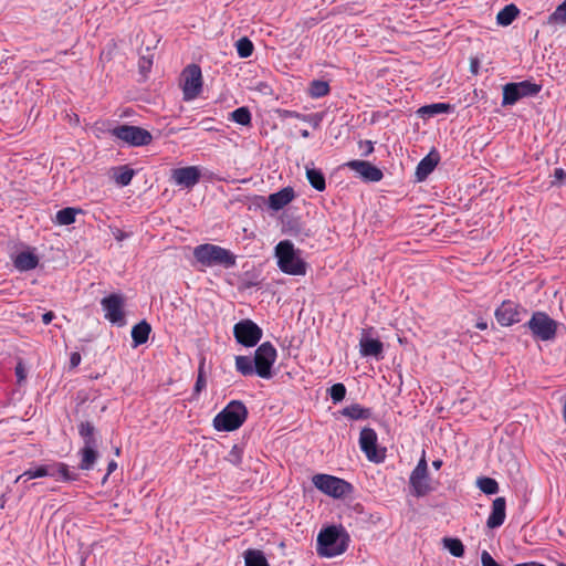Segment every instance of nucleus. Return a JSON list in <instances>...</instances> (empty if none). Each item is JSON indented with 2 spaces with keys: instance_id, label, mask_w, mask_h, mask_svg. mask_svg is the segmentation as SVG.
I'll list each match as a JSON object with an SVG mask.
<instances>
[{
  "instance_id": "obj_20",
  "label": "nucleus",
  "mask_w": 566,
  "mask_h": 566,
  "mask_svg": "<svg viewBox=\"0 0 566 566\" xmlns=\"http://www.w3.org/2000/svg\"><path fill=\"white\" fill-rule=\"evenodd\" d=\"M506 517V501L504 497H496L492 503V510L488 517L486 525L490 528L500 527Z\"/></svg>"
},
{
  "instance_id": "obj_2",
  "label": "nucleus",
  "mask_w": 566,
  "mask_h": 566,
  "mask_svg": "<svg viewBox=\"0 0 566 566\" xmlns=\"http://www.w3.org/2000/svg\"><path fill=\"white\" fill-rule=\"evenodd\" d=\"M193 256L205 268L222 266L231 269L237 262V256L230 250L211 243L197 245L193 249Z\"/></svg>"
},
{
  "instance_id": "obj_52",
  "label": "nucleus",
  "mask_w": 566,
  "mask_h": 566,
  "mask_svg": "<svg viewBox=\"0 0 566 566\" xmlns=\"http://www.w3.org/2000/svg\"><path fill=\"white\" fill-rule=\"evenodd\" d=\"M476 328L481 329V331H484L488 328V323L484 322V321H481V322H478L476 325H475Z\"/></svg>"
},
{
  "instance_id": "obj_40",
  "label": "nucleus",
  "mask_w": 566,
  "mask_h": 566,
  "mask_svg": "<svg viewBox=\"0 0 566 566\" xmlns=\"http://www.w3.org/2000/svg\"><path fill=\"white\" fill-rule=\"evenodd\" d=\"M242 457H243V449L240 446L234 444L231 448V450L229 451L228 455L226 457V460L228 462H230L231 464L238 467L242 462Z\"/></svg>"
},
{
  "instance_id": "obj_16",
  "label": "nucleus",
  "mask_w": 566,
  "mask_h": 566,
  "mask_svg": "<svg viewBox=\"0 0 566 566\" xmlns=\"http://www.w3.org/2000/svg\"><path fill=\"white\" fill-rule=\"evenodd\" d=\"M101 305L105 312V318L113 324L123 326L124 319V297L120 294H111L101 301Z\"/></svg>"
},
{
  "instance_id": "obj_38",
  "label": "nucleus",
  "mask_w": 566,
  "mask_h": 566,
  "mask_svg": "<svg viewBox=\"0 0 566 566\" xmlns=\"http://www.w3.org/2000/svg\"><path fill=\"white\" fill-rule=\"evenodd\" d=\"M237 52L240 57H249L253 53V43L248 38H241L235 43Z\"/></svg>"
},
{
  "instance_id": "obj_35",
  "label": "nucleus",
  "mask_w": 566,
  "mask_h": 566,
  "mask_svg": "<svg viewBox=\"0 0 566 566\" xmlns=\"http://www.w3.org/2000/svg\"><path fill=\"white\" fill-rule=\"evenodd\" d=\"M308 93L313 98L326 96L329 93V85L326 81L315 80L310 84Z\"/></svg>"
},
{
  "instance_id": "obj_55",
  "label": "nucleus",
  "mask_w": 566,
  "mask_h": 566,
  "mask_svg": "<svg viewBox=\"0 0 566 566\" xmlns=\"http://www.w3.org/2000/svg\"><path fill=\"white\" fill-rule=\"evenodd\" d=\"M471 69H472V72L473 73H478V62L476 61H473L472 64H471Z\"/></svg>"
},
{
  "instance_id": "obj_54",
  "label": "nucleus",
  "mask_w": 566,
  "mask_h": 566,
  "mask_svg": "<svg viewBox=\"0 0 566 566\" xmlns=\"http://www.w3.org/2000/svg\"><path fill=\"white\" fill-rule=\"evenodd\" d=\"M442 465V460L438 459V460H434L432 462V467L436 469V470H439Z\"/></svg>"
},
{
  "instance_id": "obj_1",
  "label": "nucleus",
  "mask_w": 566,
  "mask_h": 566,
  "mask_svg": "<svg viewBox=\"0 0 566 566\" xmlns=\"http://www.w3.org/2000/svg\"><path fill=\"white\" fill-rule=\"evenodd\" d=\"M274 254L277 260L279 269L289 275H305L307 264L301 255V250L296 249L290 240L280 241Z\"/></svg>"
},
{
  "instance_id": "obj_10",
  "label": "nucleus",
  "mask_w": 566,
  "mask_h": 566,
  "mask_svg": "<svg viewBox=\"0 0 566 566\" xmlns=\"http://www.w3.org/2000/svg\"><path fill=\"white\" fill-rule=\"evenodd\" d=\"M111 134L123 140L125 144L134 147L149 145L153 140V136L147 129L126 124L114 127L111 130Z\"/></svg>"
},
{
  "instance_id": "obj_57",
  "label": "nucleus",
  "mask_w": 566,
  "mask_h": 566,
  "mask_svg": "<svg viewBox=\"0 0 566 566\" xmlns=\"http://www.w3.org/2000/svg\"><path fill=\"white\" fill-rule=\"evenodd\" d=\"M150 65V61H147V63H145V60L143 59V64H140V67L142 69H145V66Z\"/></svg>"
},
{
  "instance_id": "obj_27",
  "label": "nucleus",
  "mask_w": 566,
  "mask_h": 566,
  "mask_svg": "<svg viewBox=\"0 0 566 566\" xmlns=\"http://www.w3.org/2000/svg\"><path fill=\"white\" fill-rule=\"evenodd\" d=\"M340 413L352 420L368 419L371 416V410L364 408L359 403H353L345 407Z\"/></svg>"
},
{
  "instance_id": "obj_18",
  "label": "nucleus",
  "mask_w": 566,
  "mask_h": 566,
  "mask_svg": "<svg viewBox=\"0 0 566 566\" xmlns=\"http://www.w3.org/2000/svg\"><path fill=\"white\" fill-rule=\"evenodd\" d=\"M201 174L197 166H188L182 168H176L171 172L172 181L180 187L191 189L200 180Z\"/></svg>"
},
{
  "instance_id": "obj_22",
  "label": "nucleus",
  "mask_w": 566,
  "mask_h": 566,
  "mask_svg": "<svg viewBox=\"0 0 566 566\" xmlns=\"http://www.w3.org/2000/svg\"><path fill=\"white\" fill-rule=\"evenodd\" d=\"M384 345L379 339L370 338L363 335L359 340V353L363 357L381 358Z\"/></svg>"
},
{
  "instance_id": "obj_34",
  "label": "nucleus",
  "mask_w": 566,
  "mask_h": 566,
  "mask_svg": "<svg viewBox=\"0 0 566 566\" xmlns=\"http://www.w3.org/2000/svg\"><path fill=\"white\" fill-rule=\"evenodd\" d=\"M229 119L242 126H248L251 124V113L248 107L242 106L231 112Z\"/></svg>"
},
{
  "instance_id": "obj_46",
  "label": "nucleus",
  "mask_w": 566,
  "mask_h": 566,
  "mask_svg": "<svg viewBox=\"0 0 566 566\" xmlns=\"http://www.w3.org/2000/svg\"><path fill=\"white\" fill-rule=\"evenodd\" d=\"M289 115L294 117V118L304 120V122H311L313 119L312 115H303V114H300V113H296V112H289Z\"/></svg>"
},
{
  "instance_id": "obj_48",
  "label": "nucleus",
  "mask_w": 566,
  "mask_h": 566,
  "mask_svg": "<svg viewBox=\"0 0 566 566\" xmlns=\"http://www.w3.org/2000/svg\"><path fill=\"white\" fill-rule=\"evenodd\" d=\"M113 234L117 241H123L128 237V234L120 229H116L115 231H113Z\"/></svg>"
},
{
  "instance_id": "obj_28",
  "label": "nucleus",
  "mask_w": 566,
  "mask_h": 566,
  "mask_svg": "<svg viewBox=\"0 0 566 566\" xmlns=\"http://www.w3.org/2000/svg\"><path fill=\"white\" fill-rule=\"evenodd\" d=\"M520 10L515 4H507L496 15L497 24L502 27L510 25L518 15Z\"/></svg>"
},
{
  "instance_id": "obj_41",
  "label": "nucleus",
  "mask_w": 566,
  "mask_h": 566,
  "mask_svg": "<svg viewBox=\"0 0 566 566\" xmlns=\"http://www.w3.org/2000/svg\"><path fill=\"white\" fill-rule=\"evenodd\" d=\"M329 394H331V398H332L333 402L337 403L345 398L346 387L340 382L335 384L331 387Z\"/></svg>"
},
{
  "instance_id": "obj_50",
  "label": "nucleus",
  "mask_w": 566,
  "mask_h": 566,
  "mask_svg": "<svg viewBox=\"0 0 566 566\" xmlns=\"http://www.w3.org/2000/svg\"><path fill=\"white\" fill-rule=\"evenodd\" d=\"M116 468H117V463H116L115 461H111V462L108 463L107 474L105 475L104 480H106V479H107V476H108V475H109L114 470H116Z\"/></svg>"
},
{
  "instance_id": "obj_21",
  "label": "nucleus",
  "mask_w": 566,
  "mask_h": 566,
  "mask_svg": "<svg viewBox=\"0 0 566 566\" xmlns=\"http://www.w3.org/2000/svg\"><path fill=\"white\" fill-rule=\"evenodd\" d=\"M13 264L20 272L33 270L39 264V256L35 254L33 249H28L17 253L13 259Z\"/></svg>"
},
{
  "instance_id": "obj_58",
  "label": "nucleus",
  "mask_w": 566,
  "mask_h": 566,
  "mask_svg": "<svg viewBox=\"0 0 566 566\" xmlns=\"http://www.w3.org/2000/svg\"><path fill=\"white\" fill-rule=\"evenodd\" d=\"M150 65V61H147V63H145V60L143 59V64H140V67L142 69H145V66Z\"/></svg>"
},
{
  "instance_id": "obj_33",
  "label": "nucleus",
  "mask_w": 566,
  "mask_h": 566,
  "mask_svg": "<svg viewBox=\"0 0 566 566\" xmlns=\"http://www.w3.org/2000/svg\"><path fill=\"white\" fill-rule=\"evenodd\" d=\"M451 109H452V106L448 103H434V104L422 106L419 109V113L422 115H428L429 117H432L438 114L449 113Z\"/></svg>"
},
{
  "instance_id": "obj_30",
  "label": "nucleus",
  "mask_w": 566,
  "mask_h": 566,
  "mask_svg": "<svg viewBox=\"0 0 566 566\" xmlns=\"http://www.w3.org/2000/svg\"><path fill=\"white\" fill-rule=\"evenodd\" d=\"M245 566H270L265 555L259 549H248L244 552Z\"/></svg>"
},
{
  "instance_id": "obj_42",
  "label": "nucleus",
  "mask_w": 566,
  "mask_h": 566,
  "mask_svg": "<svg viewBox=\"0 0 566 566\" xmlns=\"http://www.w3.org/2000/svg\"><path fill=\"white\" fill-rule=\"evenodd\" d=\"M206 385H207V381H206V377L203 374V363H202L199 366L198 377H197L195 388H193L195 394H199L202 389L206 388Z\"/></svg>"
},
{
  "instance_id": "obj_17",
  "label": "nucleus",
  "mask_w": 566,
  "mask_h": 566,
  "mask_svg": "<svg viewBox=\"0 0 566 566\" xmlns=\"http://www.w3.org/2000/svg\"><path fill=\"white\" fill-rule=\"evenodd\" d=\"M410 486L416 496H423L431 491L428 478V464L424 454L410 475Z\"/></svg>"
},
{
  "instance_id": "obj_25",
  "label": "nucleus",
  "mask_w": 566,
  "mask_h": 566,
  "mask_svg": "<svg viewBox=\"0 0 566 566\" xmlns=\"http://www.w3.org/2000/svg\"><path fill=\"white\" fill-rule=\"evenodd\" d=\"M151 326L146 321H142L132 328L133 346L137 347L145 344L148 340Z\"/></svg>"
},
{
  "instance_id": "obj_4",
  "label": "nucleus",
  "mask_w": 566,
  "mask_h": 566,
  "mask_svg": "<svg viewBox=\"0 0 566 566\" xmlns=\"http://www.w3.org/2000/svg\"><path fill=\"white\" fill-rule=\"evenodd\" d=\"M248 418V409L240 400H231L214 418L213 428L217 431H234Z\"/></svg>"
},
{
  "instance_id": "obj_37",
  "label": "nucleus",
  "mask_w": 566,
  "mask_h": 566,
  "mask_svg": "<svg viewBox=\"0 0 566 566\" xmlns=\"http://www.w3.org/2000/svg\"><path fill=\"white\" fill-rule=\"evenodd\" d=\"M134 177V170L127 166L119 167L114 174L115 181L120 186H127L130 184Z\"/></svg>"
},
{
  "instance_id": "obj_53",
  "label": "nucleus",
  "mask_w": 566,
  "mask_h": 566,
  "mask_svg": "<svg viewBox=\"0 0 566 566\" xmlns=\"http://www.w3.org/2000/svg\"><path fill=\"white\" fill-rule=\"evenodd\" d=\"M313 116V119L310 122L313 124L314 127H317L321 120V117H317V115L311 114Z\"/></svg>"
},
{
  "instance_id": "obj_51",
  "label": "nucleus",
  "mask_w": 566,
  "mask_h": 566,
  "mask_svg": "<svg viewBox=\"0 0 566 566\" xmlns=\"http://www.w3.org/2000/svg\"><path fill=\"white\" fill-rule=\"evenodd\" d=\"M515 566H546V565L539 564L537 562H527V563L516 564Z\"/></svg>"
},
{
  "instance_id": "obj_7",
  "label": "nucleus",
  "mask_w": 566,
  "mask_h": 566,
  "mask_svg": "<svg viewBox=\"0 0 566 566\" xmlns=\"http://www.w3.org/2000/svg\"><path fill=\"white\" fill-rule=\"evenodd\" d=\"M59 475L63 481H75L77 480V473L71 472L69 470L67 464L62 462H54L52 464H40L33 468L25 470L22 474H20L15 482H27L32 479L43 478V476H56Z\"/></svg>"
},
{
  "instance_id": "obj_26",
  "label": "nucleus",
  "mask_w": 566,
  "mask_h": 566,
  "mask_svg": "<svg viewBox=\"0 0 566 566\" xmlns=\"http://www.w3.org/2000/svg\"><path fill=\"white\" fill-rule=\"evenodd\" d=\"M306 177L311 186L317 191H324L326 188V181L324 174L312 166H306Z\"/></svg>"
},
{
  "instance_id": "obj_47",
  "label": "nucleus",
  "mask_w": 566,
  "mask_h": 566,
  "mask_svg": "<svg viewBox=\"0 0 566 566\" xmlns=\"http://www.w3.org/2000/svg\"><path fill=\"white\" fill-rule=\"evenodd\" d=\"M81 363V355L80 353L77 352H74L71 354V357H70V364H71V367H77Z\"/></svg>"
},
{
  "instance_id": "obj_15",
  "label": "nucleus",
  "mask_w": 566,
  "mask_h": 566,
  "mask_svg": "<svg viewBox=\"0 0 566 566\" xmlns=\"http://www.w3.org/2000/svg\"><path fill=\"white\" fill-rule=\"evenodd\" d=\"M527 314V311L513 301H503L495 310V318L501 326H511L518 323Z\"/></svg>"
},
{
  "instance_id": "obj_29",
  "label": "nucleus",
  "mask_w": 566,
  "mask_h": 566,
  "mask_svg": "<svg viewBox=\"0 0 566 566\" xmlns=\"http://www.w3.org/2000/svg\"><path fill=\"white\" fill-rule=\"evenodd\" d=\"M235 369L238 373H240L242 376H252L256 374L255 367H254V359H252L249 356H235Z\"/></svg>"
},
{
  "instance_id": "obj_14",
  "label": "nucleus",
  "mask_w": 566,
  "mask_h": 566,
  "mask_svg": "<svg viewBox=\"0 0 566 566\" xmlns=\"http://www.w3.org/2000/svg\"><path fill=\"white\" fill-rule=\"evenodd\" d=\"M182 81L185 101H192L198 97L202 88L201 69L197 64L188 65L182 72Z\"/></svg>"
},
{
  "instance_id": "obj_49",
  "label": "nucleus",
  "mask_w": 566,
  "mask_h": 566,
  "mask_svg": "<svg viewBox=\"0 0 566 566\" xmlns=\"http://www.w3.org/2000/svg\"><path fill=\"white\" fill-rule=\"evenodd\" d=\"M53 318H54L53 312H46L42 315V322L45 325H49L53 321Z\"/></svg>"
},
{
  "instance_id": "obj_3",
  "label": "nucleus",
  "mask_w": 566,
  "mask_h": 566,
  "mask_svg": "<svg viewBox=\"0 0 566 566\" xmlns=\"http://www.w3.org/2000/svg\"><path fill=\"white\" fill-rule=\"evenodd\" d=\"M349 536L343 527L328 526L317 536V553L324 557H335L348 547Z\"/></svg>"
},
{
  "instance_id": "obj_56",
  "label": "nucleus",
  "mask_w": 566,
  "mask_h": 566,
  "mask_svg": "<svg viewBox=\"0 0 566 566\" xmlns=\"http://www.w3.org/2000/svg\"><path fill=\"white\" fill-rule=\"evenodd\" d=\"M301 136H302L303 138H307V137L310 136L308 130H307V129H302V130H301Z\"/></svg>"
},
{
  "instance_id": "obj_36",
  "label": "nucleus",
  "mask_w": 566,
  "mask_h": 566,
  "mask_svg": "<svg viewBox=\"0 0 566 566\" xmlns=\"http://www.w3.org/2000/svg\"><path fill=\"white\" fill-rule=\"evenodd\" d=\"M478 488L485 494H495L499 491V484L497 482L488 476L479 478L476 481Z\"/></svg>"
},
{
  "instance_id": "obj_19",
  "label": "nucleus",
  "mask_w": 566,
  "mask_h": 566,
  "mask_svg": "<svg viewBox=\"0 0 566 566\" xmlns=\"http://www.w3.org/2000/svg\"><path fill=\"white\" fill-rule=\"evenodd\" d=\"M346 166L357 172L365 181L377 182L384 177L382 171L369 161L350 160Z\"/></svg>"
},
{
  "instance_id": "obj_12",
  "label": "nucleus",
  "mask_w": 566,
  "mask_h": 566,
  "mask_svg": "<svg viewBox=\"0 0 566 566\" xmlns=\"http://www.w3.org/2000/svg\"><path fill=\"white\" fill-rule=\"evenodd\" d=\"M233 335L239 344L253 347L261 340L263 332L256 323L247 318L233 326Z\"/></svg>"
},
{
  "instance_id": "obj_5",
  "label": "nucleus",
  "mask_w": 566,
  "mask_h": 566,
  "mask_svg": "<svg viewBox=\"0 0 566 566\" xmlns=\"http://www.w3.org/2000/svg\"><path fill=\"white\" fill-rule=\"evenodd\" d=\"M78 433L83 439V447L78 451L81 457L78 468L88 471L93 469L98 458V439L95 436L94 426L88 421L80 423Z\"/></svg>"
},
{
  "instance_id": "obj_9",
  "label": "nucleus",
  "mask_w": 566,
  "mask_h": 566,
  "mask_svg": "<svg viewBox=\"0 0 566 566\" xmlns=\"http://www.w3.org/2000/svg\"><path fill=\"white\" fill-rule=\"evenodd\" d=\"M541 86L530 81L507 83L503 86L502 106H512L524 97L536 95Z\"/></svg>"
},
{
  "instance_id": "obj_60",
  "label": "nucleus",
  "mask_w": 566,
  "mask_h": 566,
  "mask_svg": "<svg viewBox=\"0 0 566 566\" xmlns=\"http://www.w3.org/2000/svg\"><path fill=\"white\" fill-rule=\"evenodd\" d=\"M559 566H565V565L560 564Z\"/></svg>"
},
{
  "instance_id": "obj_23",
  "label": "nucleus",
  "mask_w": 566,
  "mask_h": 566,
  "mask_svg": "<svg viewBox=\"0 0 566 566\" xmlns=\"http://www.w3.org/2000/svg\"><path fill=\"white\" fill-rule=\"evenodd\" d=\"M440 156L436 150L430 151L424 158L420 160L416 168V178L418 181H423L437 167Z\"/></svg>"
},
{
  "instance_id": "obj_59",
  "label": "nucleus",
  "mask_w": 566,
  "mask_h": 566,
  "mask_svg": "<svg viewBox=\"0 0 566 566\" xmlns=\"http://www.w3.org/2000/svg\"><path fill=\"white\" fill-rule=\"evenodd\" d=\"M150 65V61H147V63H145V60L143 59V64H140V67L142 69H145V66Z\"/></svg>"
},
{
  "instance_id": "obj_45",
  "label": "nucleus",
  "mask_w": 566,
  "mask_h": 566,
  "mask_svg": "<svg viewBox=\"0 0 566 566\" xmlns=\"http://www.w3.org/2000/svg\"><path fill=\"white\" fill-rule=\"evenodd\" d=\"M359 149L361 150L363 156H368L374 151V145L370 140H360Z\"/></svg>"
},
{
  "instance_id": "obj_31",
  "label": "nucleus",
  "mask_w": 566,
  "mask_h": 566,
  "mask_svg": "<svg viewBox=\"0 0 566 566\" xmlns=\"http://www.w3.org/2000/svg\"><path fill=\"white\" fill-rule=\"evenodd\" d=\"M78 212H81L80 209L71 207L61 209L56 212L55 221L61 226H70L75 222V217Z\"/></svg>"
},
{
  "instance_id": "obj_24",
  "label": "nucleus",
  "mask_w": 566,
  "mask_h": 566,
  "mask_svg": "<svg viewBox=\"0 0 566 566\" xmlns=\"http://www.w3.org/2000/svg\"><path fill=\"white\" fill-rule=\"evenodd\" d=\"M295 197L294 190L290 187L283 188L277 192L271 193L269 196V207L272 210H280L287 206Z\"/></svg>"
},
{
  "instance_id": "obj_13",
  "label": "nucleus",
  "mask_w": 566,
  "mask_h": 566,
  "mask_svg": "<svg viewBox=\"0 0 566 566\" xmlns=\"http://www.w3.org/2000/svg\"><path fill=\"white\" fill-rule=\"evenodd\" d=\"M359 447L369 461L380 463L385 460L386 449L378 448V437L374 429L364 428L360 431Z\"/></svg>"
},
{
  "instance_id": "obj_8",
  "label": "nucleus",
  "mask_w": 566,
  "mask_h": 566,
  "mask_svg": "<svg viewBox=\"0 0 566 566\" xmlns=\"http://www.w3.org/2000/svg\"><path fill=\"white\" fill-rule=\"evenodd\" d=\"M526 325L533 337L543 342L553 340L557 333V322L545 312H534Z\"/></svg>"
},
{
  "instance_id": "obj_43",
  "label": "nucleus",
  "mask_w": 566,
  "mask_h": 566,
  "mask_svg": "<svg viewBox=\"0 0 566 566\" xmlns=\"http://www.w3.org/2000/svg\"><path fill=\"white\" fill-rule=\"evenodd\" d=\"M554 180H552L551 185L554 186H560L563 181L566 179V170L563 168H556L554 170Z\"/></svg>"
},
{
  "instance_id": "obj_6",
  "label": "nucleus",
  "mask_w": 566,
  "mask_h": 566,
  "mask_svg": "<svg viewBox=\"0 0 566 566\" xmlns=\"http://www.w3.org/2000/svg\"><path fill=\"white\" fill-rule=\"evenodd\" d=\"M312 482L317 490L334 499H345L354 492L349 482L329 474H315Z\"/></svg>"
},
{
  "instance_id": "obj_11",
  "label": "nucleus",
  "mask_w": 566,
  "mask_h": 566,
  "mask_svg": "<svg viewBox=\"0 0 566 566\" xmlns=\"http://www.w3.org/2000/svg\"><path fill=\"white\" fill-rule=\"evenodd\" d=\"M277 352L270 342L262 343L254 353V367L256 375L263 379L273 376L272 367L276 360Z\"/></svg>"
},
{
  "instance_id": "obj_32",
  "label": "nucleus",
  "mask_w": 566,
  "mask_h": 566,
  "mask_svg": "<svg viewBox=\"0 0 566 566\" xmlns=\"http://www.w3.org/2000/svg\"><path fill=\"white\" fill-rule=\"evenodd\" d=\"M547 22L552 25H566V0L548 15Z\"/></svg>"
},
{
  "instance_id": "obj_44",
  "label": "nucleus",
  "mask_w": 566,
  "mask_h": 566,
  "mask_svg": "<svg viewBox=\"0 0 566 566\" xmlns=\"http://www.w3.org/2000/svg\"><path fill=\"white\" fill-rule=\"evenodd\" d=\"M14 373H15V376H17V379H18V382L21 384L22 381L25 380L27 378V369L24 367V365L22 363H18L15 368H14Z\"/></svg>"
},
{
  "instance_id": "obj_39",
  "label": "nucleus",
  "mask_w": 566,
  "mask_h": 566,
  "mask_svg": "<svg viewBox=\"0 0 566 566\" xmlns=\"http://www.w3.org/2000/svg\"><path fill=\"white\" fill-rule=\"evenodd\" d=\"M444 547L455 557H461L464 554V546L458 538H444Z\"/></svg>"
}]
</instances>
